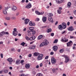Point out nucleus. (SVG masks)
Instances as JSON below:
<instances>
[{"instance_id": "f257e3e1", "label": "nucleus", "mask_w": 76, "mask_h": 76, "mask_svg": "<svg viewBox=\"0 0 76 76\" xmlns=\"http://www.w3.org/2000/svg\"><path fill=\"white\" fill-rule=\"evenodd\" d=\"M44 42H42L40 45L39 47H42L44 45H47L48 44V41L46 39H45Z\"/></svg>"}, {"instance_id": "f03ea898", "label": "nucleus", "mask_w": 76, "mask_h": 76, "mask_svg": "<svg viewBox=\"0 0 76 76\" xmlns=\"http://www.w3.org/2000/svg\"><path fill=\"white\" fill-rule=\"evenodd\" d=\"M17 29L15 28L13 29L14 31H13L12 32V34L13 35H14V36H15V37L17 36L18 35V32L17 31Z\"/></svg>"}, {"instance_id": "7ed1b4c3", "label": "nucleus", "mask_w": 76, "mask_h": 76, "mask_svg": "<svg viewBox=\"0 0 76 76\" xmlns=\"http://www.w3.org/2000/svg\"><path fill=\"white\" fill-rule=\"evenodd\" d=\"M44 55L42 54H40L39 55L37 58L38 60H41L42 59V57Z\"/></svg>"}, {"instance_id": "20e7f679", "label": "nucleus", "mask_w": 76, "mask_h": 76, "mask_svg": "<svg viewBox=\"0 0 76 76\" xmlns=\"http://www.w3.org/2000/svg\"><path fill=\"white\" fill-rule=\"evenodd\" d=\"M64 57L65 58V62L68 63L69 61V57L66 55H64Z\"/></svg>"}, {"instance_id": "39448f33", "label": "nucleus", "mask_w": 76, "mask_h": 76, "mask_svg": "<svg viewBox=\"0 0 76 76\" xmlns=\"http://www.w3.org/2000/svg\"><path fill=\"white\" fill-rule=\"evenodd\" d=\"M67 47H71L72 45H73V42L72 41H70L66 43Z\"/></svg>"}, {"instance_id": "423d86ee", "label": "nucleus", "mask_w": 76, "mask_h": 76, "mask_svg": "<svg viewBox=\"0 0 76 76\" xmlns=\"http://www.w3.org/2000/svg\"><path fill=\"white\" fill-rule=\"evenodd\" d=\"M66 23H62V26L63 29H66Z\"/></svg>"}, {"instance_id": "0eeeda50", "label": "nucleus", "mask_w": 76, "mask_h": 76, "mask_svg": "<svg viewBox=\"0 0 76 76\" xmlns=\"http://www.w3.org/2000/svg\"><path fill=\"white\" fill-rule=\"evenodd\" d=\"M51 61L52 64H55L56 62V60L55 58H52L51 59Z\"/></svg>"}, {"instance_id": "6e6552de", "label": "nucleus", "mask_w": 76, "mask_h": 76, "mask_svg": "<svg viewBox=\"0 0 76 76\" xmlns=\"http://www.w3.org/2000/svg\"><path fill=\"white\" fill-rule=\"evenodd\" d=\"M68 30L69 31H73L74 30V28L73 27V26H71L68 28Z\"/></svg>"}, {"instance_id": "1a4fd4ad", "label": "nucleus", "mask_w": 76, "mask_h": 76, "mask_svg": "<svg viewBox=\"0 0 76 76\" xmlns=\"http://www.w3.org/2000/svg\"><path fill=\"white\" fill-rule=\"evenodd\" d=\"M32 5H31V4L29 3L28 4V5L26 6V7L27 8V9H30Z\"/></svg>"}, {"instance_id": "9d476101", "label": "nucleus", "mask_w": 76, "mask_h": 76, "mask_svg": "<svg viewBox=\"0 0 76 76\" xmlns=\"http://www.w3.org/2000/svg\"><path fill=\"white\" fill-rule=\"evenodd\" d=\"M58 49V47L57 46H54L53 47V49L55 51H56Z\"/></svg>"}, {"instance_id": "9b49d317", "label": "nucleus", "mask_w": 76, "mask_h": 76, "mask_svg": "<svg viewBox=\"0 0 76 76\" xmlns=\"http://www.w3.org/2000/svg\"><path fill=\"white\" fill-rule=\"evenodd\" d=\"M35 38H36L35 36H33L29 38L30 41H33V40H34Z\"/></svg>"}, {"instance_id": "f8f14e48", "label": "nucleus", "mask_w": 76, "mask_h": 76, "mask_svg": "<svg viewBox=\"0 0 76 76\" xmlns=\"http://www.w3.org/2000/svg\"><path fill=\"white\" fill-rule=\"evenodd\" d=\"M29 25L31 26H34L35 25V24L34 23H32V21H30L29 23Z\"/></svg>"}, {"instance_id": "ddd939ff", "label": "nucleus", "mask_w": 76, "mask_h": 76, "mask_svg": "<svg viewBox=\"0 0 76 76\" xmlns=\"http://www.w3.org/2000/svg\"><path fill=\"white\" fill-rule=\"evenodd\" d=\"M42 20L43 22H45L47 21V17H43L42 18Z\"/></svg>"}, {"instance_id": "4468645a", "label": "nucleus", "mask_w": 76, "mask_h": 76, "mask_svg": "<svg viewBox=\"0 0 76 76\" xmlns=\"http://www.w3.org/2000/svg\"><path fill=\"white\" fill-rule=\"evenodd\" d=\"M58 28L61 30V31H62L63 29V26L61 25H60L58 26Z\"/></svg>"}, {"instance_id": "2eb2a0df", "label": "nucleus", "mask_w": 76, "mask_h": 76, "mask_svg": "<svg viewBox=\"0 0 76 76\" xmlns=\"http://www.w3.org/2000/svg\"><path fill=\"white\" fill-rule=\"evenodd\" d=\"M68 39H66L64 40L63 39H62L61 41L63 42H67V41H68Z\"/></svg>"}, {"instance_id": "dca6fc26", "label": "nucleus", "mask_w": 76, "mask_h": 76, "mask_svg": "<svg viewBox=\"0 0 76 76\" xmlns=\"http://www.w3.org/2000/svg\"><path fill=\"white\" fill-rule=\"evenodd\" d=\"M64 0H56V1L58 2V3H61Z\"/></svg>"}, {"instance_id": "f3484780", "label": "nucleus", "mask_w": 76, "mask_h": 76, "mask_svg": "<svg viewBox=\"0 0 76 76\" xmlns=\"http://www.w3.org/2000/svg\"><path fill=\"white\" fill-rule=\"evenodd\" d=\"M20 64V60L19 59H18L16 60V62H15V64H17L18 65H19Z\"/></svg>"}, {"instance_id": "a211bd4d", "label": "nucleus", "mask_w": 76, "mask_h": 76, "mask_svg": "<svg viewBox=\"0 0 76 76\" xmlns=\"http://www.w3.org/2000/svg\"><path fill=\"white\" fill-rule=\"evenodd\" d=\"M42 37H43L42 35H40L38 37L37 39H38V40H39V39H41Z\"/></svg>"}, {"instance_id": "6ab92c4d", "label": "nucleus", "mask_w": 76, "mask_h": 76, "mask_svg": "<svg viewBox=\"0 0 76 76\" xmlns=\"http://www.w3.org/2000/svg\"><path fill=\"white\" fill-rule=\"evenodd\" d=\"M48 20L50 21V22H53V18H51V17H49L48 18Z\"/></svg>"}, {"instance_id": "aec40b11", "label": "nucleus", "mask_w": 76, "mask_h": 76, "mask_svg": "<svg viewBox=\"0 0 76 76\" xmlns=\"http://www.w3.org/2000/svg\"><path fill=\"white\" fill-rule=\"evenodd\" d=\"M25 24H27V23H28L29 22V20L28 19H25Z\"/></svg>"}, {"instance_id": "412c9836", "label": "nucleus", "mask_w": 76, "mask_h": 76, "mask_svg": "<svg viewBox=\"0 0 76 76\" xmlns=\"http://www.w3.org/2000/svg\"><path fill=\"white\" fill-rule=\"evenodd\" d=\"M25 67L26 69H29L30 67V65L29 64H26L25 65Z\"/></svg>"}, {"instance_id": "4be33fe9", "label": "nucleus", "mask_w": 76, "mask_h": 76, "mask_svg": "<svg viewBox=\"0 0 76 76\" xmlns=\"http://www.w3.org/2000/svg\"><path fill=\"white\" fill-rule=\"evenodd\" d=\"M33 54L35 56H38V55H39V53L38 52H35Z\"/></svg>"}, {"instance_id": "5701e85b", "label": "nucleus", "mask_w": 76, "mask_h": 76, "mask_svg": "<svg viewBox=\"0 0 76 76\" xmlns=\"http://www.w3.org/2000/svg\"><path fill=\"white\" fill-rule=\"evenodd\" d=\"M16 9H17V7L15 6H13V7L12 8V10H16Z\"/></svg>"}, {"instance_id": "b1692460", "label": "nucleus", "mask_w": 76, "mask_h": 76, "mask_svg": "<svg viewBox=\"0 0 76 76\" xmlns=\"http://www.w3.org/2000/svg\"><path fill=\"white\" fill-rule=\"evenodd\" d=\"M7 61H9V62H12V61H13V60H12V59L11 58H8L7 59Z\"/></svg>"}, {"instance_id": "393cba45", "label": "nucleus", "mask_w": 76, "mask_h": 76, "mask_svg": "<svg viewBox=\"0 0 76 76\" xmlns=\"http://www.w3.org/2000/svg\"><path fill=\"white\" fill-rule=\"evenodd\" d=\"M71 6V2H69L67 4V7L68 8L70 7V6Z\"/></svg>"}, {"instance_id": "a878e982", "label": "nucleus", "mask_w": 76, "mask_h": 76, "mask_svg": "<svg viewBox=\"0 0 76 76\" xmlns=\"http://www.w3.org/2000/svg\"><path fill=\"white\" fill-rule=\"evenodd\" d=\"M52 71L53 73H56L57 72V70L55 69H52Z\"/></svg>"}, {"instance_id": "bb28decb", "label": "nucleus", "mask_w": 76, "mask_h": 76, "mask_svg": "<svg viewBox=\"0 0 76 76\" xmlns=\"http://www.w3.org/2000/svg\"><path fill=\"white\" fill-rule=\"evenodd\" d=\"M4 34V31L2 32L1 33H0V37H2Z\"/></svg>"}, {"instance_id": "cd10ccee", "label": "nucleus", "mask_w": 76, "mask_h": 76, "mask_svg": "<svg viewBox=\"0 0 76 76\" xmlns=\"http://www.w3.org/2000/svg\"><path fill=\"white\" fill-rule=\"evenodd\" d=\"M64 51V49H61L59 50V52L61 53H63Z\"/></svg>"}, {"instance_id": "c85d7f7f", "label": "nucleus", "mask_w": 76, "mask_h": 76, "mask_svg": "<svg viewBox=\"0 0 76 76\" xmlns=\"http://www.w3.org/2000/svg\"><path fill=\"white\" fill-rule=\"evenodd\" d=\"M51 29L49 28L48 29V30H46V32H47V33H49V32H51Z\"/></svg>"}, {"instance_id": "c756f323", "label": "nucleus", "mask_w": 76, "mask_h": 76, "mask_svg": "<svg viewBox=\"0 0 76 76\" xmlns=\"http://www.w3.org/2000/svg\"><path fill=\"white\" fill-rule=\"evenodd\" d=\"M70 39H75V38H76V37H75L74 36H72L70 35Z\"/></svg>"}, {"instance_id": "7c9ffc66", "label": "nucleus", "mask_w": 76, "mask_h": 76, "mask_svg": "<svg viewBox=\"0 0 76 76\" xmlns=\"http://www.w3.org/2000/svg\"><path fill=\"white\" fill-rule=\"evenodd\" d=\"M31 32H32V35H35V33H36V31H35L33 30L31 31Z\"/></svg>"}, {"instance_id": "2f4dec72", "label": "nucleus", "mask_w": 76, "mask_h": 76, "mask_svg": "<svg viewBox=\"0 0 76 76\" xmlns=\"http://www.w3.org/2000/svg\"><path fill=\"white\" fill-rule=\"evenodd\" d=\"M29 29L31 31H32L34 29V27H31L29 28Z\"/></svg>"}, {"instance_id": "473e14b6", "label": "nucleus", "mask_w": 76, "mask_h": 76, "mask_svg": "<svg viewBox=\"0 0 76 76\" xmlns=\"http://www.w3.org/2000/svg\"><path fill=\"white\" fill-rule=\"evenodd\" d=\"M3 13L5 15H7V11H6V10H3Z\"/></svg>"}, {"instance_id": "72a5a7b5", "label": "nucleus", "mask_w": 76, "mask_h": 76, "mask_svg": "<svg viewBox=\"0 0 76 76\" xmlns=\"http://www.w3.org/2000/svg\"><path fill=\"white\" fill-rule=\"evenodd\" d=\"M35 13L36 14H37V15H39V14H40V12H39L38 11H35Z\"/></svg>"}, {"instance_id": "f704fd0d", "label": "nucleus", "mask_w": 76, "mask_h": 76, "mask_svg": "<svg viewBox=\"0 0 76 76\" xmlns=\"http://www.w3.org/2000/svg\"><path fill=\"white\" fill-rule=\"evenodd\" d=\"M8 72H9V70H8L7 69H5L4 71V73H7Z\"/></svg>"}, {"instance_id": "c9c22d12", "label": "nucleus", "mask_w": 76, "mask_h": 76, "mask_svg": "<svg viewBox=\"0 0 76 76\" xmlns=\"http://www.w3.org/2000/svg\"><path fill=\"white\" fill-rule=\"evenodd\" d=\"M25 43L24 42H23L20 44V45H22L23 47H24V45H25Z\"/></svg>"}, {"instance_id": "e433bc0d", "label": "nucleus", "mask_w": 76, "mask_h": 76, "mask_svg": "<svg viewBox=\"0 0 76 76\" xmlns=\"http://www.w3.org/2000/svg\"><path fill=\"white\" fill-rule=\"evenodd\" d=\"M58 42V39H56L53 42L54 44H56V43H57Z\"/></svg>"}, {"instance_id": "4c0bfd02", "label": "nucleus", "mask_w": 76, "mask_h": 76, "mask_svg": "<svg viewBox=\"0 0 76 76\" xmlns=\"http://www.w3.org/2000/svg\"><path fill=\"white\" fill-rule=\"evenodd\" d=\"M35 47H36V46L35 45L32 46V49H33V50H34V49L35 48Z\"/></svg>"}, {"instance_id": "58836bf2", "label": "nucleus", "mask_w": 76, "mask_h": 76, "mask_svg": "<svg viewBox=\"0 0 76 76\" xmlns=\"http://www.w3.org/2000/svg\"><path fill=\"white\" fill-rule=\"evenodd\" d=\"M26 39L27 40V41H29V40H30L28 36L26 37Z\"/></svg>"}, {"instance_id": "ea45409f", "label": "nucleus", "mask_w": 76, "mask_h": 76, "mask_svg": "<svg viewBox=\"0 0 76 76\" xmlns=\"http://www.w3.org/2000/svg\"><path fill=\"white\" fill-rule=\"evenodd\" d=\"M37 76H42V74H41V73H38V74H37Z\"/></svg>"}, {"instance_id": "a19ab883", "label": "nucleus", "mask_w": 76, "mask_h": 76, "mask_svg": "<svg viewBox=\"0 0 76 76\" xmlns=\"http://www.w3.org/2000/svg\"><path fill=\"white\" fill-rule=\"evenodd\" d=\"M5 19H7V20H9L10 19V18L9 17H6L5 18Z\"/></svg>"}, {"instance_id": "79ce46f5", "label": "nucleus", "mask_w": 76, "mask_h": 76, "mask_svg": "<svg viewBox=\"0 0 76 76\" xmlns=\"http://www.w3.org/2000/svg\"><path fill=\"white\" fill-rule=\"evenodd\" d=\"M58 13H59V14H61V12L60 10H57Z\"/></svg>"}, {"instance_id": "37998d69", "label": "nucleus", "mask_w": 76, "mask_h": 76, "mask_svg": "<svg viewBox=\"0 0 76 76\" xmlns=\"http://www.w3.org/2000/svg\"><path fill=\"white\" fill-rule=\"evenodd\" d=\"M25 62V61L23 60H22L21 61L20 63L21 64H23V63H24V62Z\"/></svg>"}, {"instance_id": "c03bdc74", "label": "nucleus", "mask_w": 76, "mask_h": 76, "mask_svg": "<svg viewBox=\"0 0 76 76\" xmlns=\"http://www.w3.org/2000/svg\"><path fill=\"white\" fill-rule=\"evenodd\" d=\"M32 74L33 76H35V72L34 71L32 72Z\"/></svg>"}, {"instance_id": "a18cd8bd", "label": "nucleus", "mask_w": 76, "mask_h": 76, "mask_svg": "<svg viewBox=\"0 0 76 76\" xmlns=\"http://www.w3.org/2000/svg\"><path fill=\"white\" fill-rule=\"evenodd\" d=\"M16 19V18L15 17H12V20H15Z\"/></svg>"}, {"instance_id": "49530a36", "label": "nucleus", "mask_w": 76, "mask_h": 76, "mask_svg": "<svg viewBox=\"0 0 76 76\" xmlns=\"http://www.w3.org/2000/svg\"><path fill=\"white\" fill-rule=\"evenodd\" d=\"M44 12H40L39 15H44Z\"/></svg>"}, {"instance_id": "de8ad7c7", "label": "nucleus", "mask_w": 76, "mask_h": 76, "mask_svg": "<svg viewBox=\"0 0 76 76\" xmlns=\"http://www.w3.org/2000/svg\"><path fill=\"white\" fill-rule=\"evenodd\" d=\"M73 13L75 15H76V10H75L73 11Z\"/></svg>"}, {"instance_id": "09e8293b", "label": "nucleus", "mask_w": 76, "mask_h": 76, "mask_svg": "<svg viewBox=\"0 0 76 76\" xmlns=\"http://www.w3.org/2000/svg\"><path fill=\"white\" fill-rule=\"evenodd\" d=\"M28 32L29 33V34H30V35H31V33L30 32H31V31H29V30L28 31Z\"/></svg>"}, {"instance_id": "8fccbe9b", "label": "nucleus", "mask_w": 76, "mask_h": 76, "mask_svg": "<svg viewBox=\"0 0 76 76\" xmlns=\"http://www.w3.org/2000/svg\"><path fill=\"white\" fill-rule=\"evenodd\" d=\"M50 15V16L49 17H51V16H53V14H52V13H50L49 14Z\"/></svg>"}, {"instance_id": "3c124183", "label": "nucleus", "mask_w": 76, "mask_h": 76, "mask_svg": "<svg viewBox=\"0 0 76 76\" xmlns=\"http://www.w3.org/2000/svg\"><path fill=\"white\" fill-rule=\"evenodd\" d=\"M35 20L36 21H39V18H37Z\"/></svg>"}, {"instance_id": "603ef678", "label": "nucleus", "mask_w": 76, "mask_h": 76, "mask_svg": "<svg viewBox=\"0 0 76 76\" xmlns=\"http://www.w3.org/2000/svg\"><path fill=\"white\" fill-rule=\"evenodd\" d=\"M9 8L8 7H5V10H8V9H9Z\"/></svg>"}, {"instance_id": "864d4df0", "label": "nucleus", "mask_w": 76, "mask_h": 76, "mask_svg": "<svg viewBox=\"0 0 76 76\" xmlns=\"http://www.w3.org/2000/svg\"><path fill=\"white\" fill-rule=\"evenodd\" d=\"M66 51H68V52H70V49L68 48H66Z\"/></svg>"}, {"instance_id": "5fc2aeb1", "label": "nucleus", "mask_w": 76, "mask_h": 76, "mask_svg": "<svg viewBox=\"0 0 76 76\" xmlns=\"http://www.w3.org/2000/svg\"><path fill=\"white\" fill-rule=\"evenodd\" d=\"M54 34L53 33H51V36L52 37H53V36H54Z\"/></svg>"}, {"instance_id": "6e6d98bb", "label": "nucleus", "mask_w": 76, "mask_h": 76, "mask_svg": "<svg viewBox=\"0 0 76 76\" xmlns=\"http://www.w3.org/2000/svg\"><path fill=\"white\" fill-rule=\"evenodd\" d=\"M0 55L1 58H3V54L1 53V54Z\"/></svg>"}, {"instance_id": "4d7b16f0", "label": "nucleus", "mask_w": 76, "mask_h": 76, "mask_svg": "<svg viewBox=\"0 0 76 76\" xmlns=\"http://www.w3.org/2000/svg\"><path fill=\"white\" fill-rule=\"evenodd\" d=\"M5 34H6V35H9V33L7 32H4Z\"/></svg>"}, {"instance_id": "13d9d810", "label": "nucleus", "mask_w": 76, "mask_h": 76, "mask_svg": "<svg viewBox=\"0 0 76 76\" xmlns=\"http://www.w3.org/2000/svg\"><path fill=\"white\" fill-rule=\"evenodd\" d=\"M62 10V8L61 7H59V10Z\"/></svg>"}, {"instance_id": "bf43d9fd", "label": "nucleus", "mask_w": 76, "mask_h": 76, "mask_svg": "<svg viewBox=\"0 0 76 76\" xmlns=\"http://www.w3.org/2000/svg\"><path fill=\"white\" fill-rule=\"evenodd\" d=\"M65 33H66V31H62V32L61 34H65Z\"/></svg>"}, {"instance_id": "052dcab7", "label": "nucleus", "mask_w": 76, "mask_h": 76, "mask_svg": "<svg viewBox=\"0 0 76 76\" xmlns=\"http://www.w3.org/2000/svg\"><path fill=\"white\" fill-rule=\"evenodd\" d=\"M50 55H53L54 54V52H51L50 53Z\"/></svg>"}, {"instance_id": "680f3d73", "label": "nucleus", "mask_w": 76, "mask_h": 76, "mask_svg": "<svg viewBox=\"0 0 76 76\" xmlns=\"http://www.w3.org/2000/svg\"><path fill=\"white\" fill-rule=\"evenodd\" d=\"M48 56H47L45 58V59L46 60L47 59H48Z\"/></svg>"}, {"instance_id": "e2e57ef3", "label": "nucleus", "mask_w": 76, "mask_h": 76, "mask_svg": "<svg viewBox=\"0 0 76 76\" xmlns=\"http://www.w3.org/2000/svg\"><path fill=\"white\" fill-rule=\"evenodd\" d=\"M69 25H70V22H68L67 23V25L68 26H69Z\"/></svg>"}, {"instance_id": "0e129e2a", "label": "nucleus", "mask_w": 76, "mask_h": 76, "mask_svg": "<svg viewBox=\"0 0 76 76\" xmlns=\"http://www.w3.org/2000/svg\"><path fill=\"white\" fill-rule=\"evenodd\" d=\"M17 51L18 52V53H20V49H18L17 50Z\"/></svg>"}, {"instance_id": "69168bd1", "label": "nucleus", "mask_w": 76, "mask_h": 76, "mask_svg": "<svg viewBox=\"0 0 76 76\" xmlns=\"http://www.w3.org/2000/svg\"><path fill=\"white\" fill-rule=\"evenodd\" d=\"M32 57V55L31 54H29L28 55V57Z\"/></svg>"}, {"instance_id": "338daca9", "label": "nucleus", "mask_w": 76, "mask_h": 76, "mask_svg": "<svg viewBox=\"0 0 76 76\" xmlns=\"http://www.w3.org/2000/svg\"><path fill=\"white\" fill-rule=\"evenodd\" d=\"M41 67L42 66V63H41L40 65H39Z\"/></svg>"}, {"instance_id": "774afa93", "label": "nucleus", "mask_w": 76, "mask_h": 76, "mask_svg": "<svg viewBox=\"0 0 76 76\" xmlns=\"http://www.w3.org/2000/svg\"><path fill=\"white\" fill-rule=\"evenodd\" d=\"M47 26H44L42 27L43 28H45L47 27Z\"/></svg>"}]
</instances>
